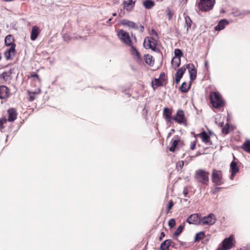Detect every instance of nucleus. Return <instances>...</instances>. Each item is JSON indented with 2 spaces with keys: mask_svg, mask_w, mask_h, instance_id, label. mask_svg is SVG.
Instances as JSON below:
<instances>
[{
  "mask_svg": "<svg viewBox=\"0 0 250 250\" xmlns=\"http://www.w3.org/2000/svg\"><path fill=\"white\" fill-rule=\"evenodd\" d=\"M165 237V233L164 232H162L159 237V240L161 241L163 239V237Z\"/></svg>",
  "mask_w": 250,
  "mask_h": 250,
  "instance_id": "nucleus-44",
  "label": "nucleus"
},
{
  "mask_svg": "<svg viewBox=\"0 0 250 250\" xmlns=\"http://www.w3.org/2000/svg\"><path fill=\"white\" fill-rule=\"evenodd\" d=\"M111 18H110V19L108 20V22H110V21H111Z\"/></svg>",
  "mask_w": 250,
  "mask_h": 250,
  "instance_id": "nucleus-54",
  "label": "nucleus"
},
{
  "mask_svg": "<svg viewBox=\"0 0 250 250\" xmlns=\"http://www.w3.org/2000/svg\"><path fill=\"white\" fill-rule=\"evenodd\" d=\"M239 171V168L235 162L232 161L230 165V172H231L230 179L232 180L234 176Z\"/></svg>",
  "mask_w": 250,
  "mask_h": 250,
  "instance_id": "nucleus-14",
  "label": "nucleus"
},
{
  "mask_svg": "<svg viewBox=\"0 0 250 250\" xmlns=\"http://www.w3.org/2000/svg\"><path fill=\"white\" fill-rule=\"evenodd\" d=\"M29 99L30 101H33L34 100V97L33 96H30Z\"/></svg>",
  "mask_w": 250,
  "mask_h": 250,
  "instance_id": "nucleus-47",
  "label": "nucleus"
},
{
  "mask_svg": "<svg viewBox=\"0 0 250 250\" xmlns=\"http://www.w3.org/2000/svg\"><path fill=\"white\" fill-rule=\"evenodd\" d=\"M151 32H152V34L153 36H157V33L155 30H152Z\"/></svg>",
  "mask_w": 250,
  "mask_h": 250,
  "instance_id": "nucleus-45",
  "label": "nucleus"
},
{
  "mask_svg": "<svg viewBox=\"0 0 250 250\" xmlns=\"http://www.w3.org/2000/svg\"><path fill=\"white\" fill-rule=\"evenodd\" d=\"M157 1H162L163 0H157Z\"/></svg>",
  "mask_w": 250,
  "mask_h": 250,
  "instance_id": "nucleus-55",
  "label": "nucleus"
},
{
  "mask_svg": "<svg viewBox=\"0 0 250 250\" xmlns=\"http://www.w3.org/2000/svg\"><path fill=\"white\" fill-rule=\"evenodd\" d=\"M174 131H175V130H174V129H171V132H170L169 133V134H168V136H169L170 135H171V133H173Z\"/></svg>",
  "mask_w": 250,
  "mask_h": 250,
  "instance_id": "nucleus-46",
  "label": "nucleus"
},
{
  "mask_svg": "<svg viewBox=\"0 0 250 250\" xmlns=\"http://www.w3.org/2000/svg\"><path fill=\"white\" fill-rule=\"evenodd\" d=\"M144 29V26H141V31H143Z\"/></svg>",
  "mask_w": 250,
  "mask_h": 250,
  "instance_id": "nucleus-48",
  "label": "nucleus"
},
{
  "mask_svg": "<svg viewBox=\"0 0 250 250\" xmlns=\"http://www.w3.org/2000/svg\"><path fill=\"white\" fill-rule=\"evenodd\" d=\"M181 63V58L179 57H174L171 61V63L173 66L178 67L180 65Z\"/></svg>",
  "mask_w": 250,
  "mask_h": 250,
  "instance_id": "nucleus-31",
  "label": "nucleus"
},
{
  "mask_svg": "<svg viewBox=\"0 0 250 250\" xmlns=\"http://www.w3.org/2000/svg\"><path fill=\"white\" fill-rule=\"evenodd\" d=\"M173 206V203L172 201V200L169 201L168 203V205H167V213H168V212L172 208Z\"/></svg>",
  "mask_w": 250,
  "mask_h": 250,
  "instance_id": "nucleus-40",
  "label": "nucleus"
},
{
  "mask_svg": "<svg viewBox=\"0 0 250 250\" xmlns=\"http://www.w3.org/2000/svg\"><path fill=\"white\" fill-rule=\"evenodd\" d=\"M228 21L226 20H221L215 27L216 30L220 31L223 29L225 26L228 24Z\"/></svg>",
  "mask_w": 250,
  "mask_h": 250,
  "instance_id": "nucleus-24",
  "label": "nucleus"
},
{
  "mask_svg": "<svg viewBox=\"0 0 250 250\" xmlns=\"http://www.w3.org/2000/svg\"><path fill=\"white\" fill-rule=\"evenodd\" d=\"M209 173L204 170L199 169L195 171L194 177L197 181L203 185H208Z\"/></svg>",
  "mask_w": 250,
  "mask_h": 250,
  "instance_id": "nucleus-1",
  "label": "nucleus"
},
{
  "mask_svg": "<svg viewBox=\"0 0 250 250\" xmlns=\"http://www.w3.org/2000/svg\"><path fill=\"white\" fill-rule=\"evenodd\" d=\"M180 142V138L179 136H175L170 142V146L169 148L171 152H174L178 144Z\"/></svg>",
  "mask_w": 250,
  "mask_h": 250,
  "instance_id": "nucleus-12",
  "label": "nucleus"
},
{
  "mask_svg": "<svg viewBox=\"0 0 250 250\" xmlns=\"http://www.w3.org/2000/svg\"><path fill=\"white\" fill-rule=\"evenodd\" d=\"M168 15H169V19H170V18H171V13H168Z\"/></svg>",
  "mask_w": 250,
  "mask_h": 250,
  "instance_id": "nucleus-50",
  "label": "nucleus"
},
{
  "mask_svg": "<svg viewBox=\"0 0 250 250\" xmlns=\"http://www.w3.org/2000/svg\"><path fill=\"white\" fill-rule=\"evenodd\" d=\"M162 76H164V74H161L160 77L158 79H155L154 81L152 82V85L153 88L162 86L163 84L164 80L161 78Z\"/></svg>",
  "mask_w": 250,
  "mask_h": 250,
  "instance_id": "nucleus-20",
  "label": "nucleus"
},
{
  "mask_svg": "<svg viewBox=\"0 0 250 250\" xmlns=\"http://www.w3.org/2000/svg\"><path fill=\"white\" fill-rule=\"evenodd\" d=\"M200 219L198 214H193L187 218V222L189 224H199Z\"/></svg>",
  "mask_w": 250,
  "mask_h": 250,
  "instance_id": "nucleus-13",
  "label": "nucleus"
},
{
  "mask_svg": "<svg viewBox=\"0 0 250 250\" xmlns=\"http://www.w3.org/2000/svg\"><path fill=\"white\" fill-rule=\"evenodd\" d=\"M123 4L124 8L126 10L130 11L134 5V1L133 0H125L124 1Z\"/></svg>",
  "mask_w": 250,
  "mask_h": 250,
  "instance_id": "nucleus-22",
  "label": "nucleus"
},
{
  "mask_svg": "<svg viewBox=\"0 0 250 250\" xmlns=\"http://www.w3.org/2000/svg\"><path fill=\"white\" fill-rule=\"evenodd\" d=\"M3 127V125L0 126V129H1Z\"/></svg>",
  "mask_w": 250,
  "mask_h": 250,
  "instance_id": "nucleus-52",
  "label": "nucleus"
},
{
  "mask_svg": "<svg viewBox=\"0 0 250 250\" xmlns=\"http://www.w3.org/2000/svg\"><path fill=\"white\" fill-rule=\"evenodd\" d=\"M14 39L12 35H7L5 39V43L7 46H12L13 44Z\"/></svg>",
  "mask_w": 250,
  "mask_h": 250,
  "instance_id": "nucleus-28",
  "label": "nucleus"
},
{
  "mask_svg": "<svg viewBox=\"0 0 250 250\" xmlns=\"http://www.w3.org/2000/svg\"><path fill=\"white\" fill-rule=\"evenodd\" d=\"M15 44H13L11 46L10 48L6 50L4 52V56L7 60H9L11 59V56H14L15 54Z\"/></svg>",
  "mask_w": 250,
  "mask_h": 250,
  "instance_id": "nucleus-16",
  "label": "nucleus"
},
{
  "mask_svg": "<svg viewBox=\"0 0 250 250\" xmlns=\"http://www.w3.org/2000/svg\"><path fill=\"white\" fill-rule=\"evenodd\" d=\"M185 21L187 26V30L188 31V29L191 27L192 21L188 16H186L185 17Z\"/></svg>",
  "mask_w": 250,
  "mask_h": 250,
  "instance_id": "nucleus-34",
  "label": "nucleus"
},
{
  "mask_svg": "<svg viewBox=\"0 0 250 250\" xmlns=\"http://www.w3.org/2000/svg\"><path fill=\"white\" fill-rule=\"evenodd\" d=\"M171 243V240L167 239L164 241L160 246L161 250H168Z\"/></svg>",
  "mask_w": 250,
  "mask_h": 250,
  "instance_id": "nucleus-25",
  "label": "nucleus"
},
{
  "mask_svg": "<svg viewBox=\"0 0 250 250\" xmlns=\"http://www.w3.org/2000/svg\"><path fill=\"white\" fill-rule=\"evenodd\" d=\"M215 3V0H200L198 7L201 11H207L211 9Z\"/></svg>",
  "mask_w": 250,
  "mask_h": 250,
  "instance_id": "nucleus-4",
  "label": "nucleus"
},
{
  "mask_svg": "<svg viewBox=\"0 0 250 250\" xmlns=\"http://www.w3.org/2000/svg\"><path fill=\"white\" fill-rule=\"evenodd\" d=\"M121 24L124 26H126L128 27L133 28V29H138V26L135 22L128 21L127 20H123L121 21Z\"/></svg>",
  "mask_w": 250,
  "mask_h": 250,
  "instance_id": "nucleus-19",
  "label": "nucleus"
},
{
  "mask_svg": "<svg viewBox=\"0 0 250 250\" xmlns=\"http://www.w3.org/2000/svg\"><path fill=\"white\" fill-rule=\"evenodd\" d=\"M156 41L153 38L147 37L145 39L144 42V46L146 49H151L155 52L158 51L156 48Z\"/></svg>",
  "mask_w": 250,
  "mask_h": 250,
  "instance_id": "nucleus-5",
  "label": "nucleus"
},
{
  "mask_svg": "<svg viewBox=\"0 0 250 250\" xmlns=\"http://www.w3.org/2000/svg\"><path fill=\"white\" fill-rule=\"evenodd\" d=\"M184 162L183 161H179L176 164V168L178 171L181 170L183 167Z\"/></svg>",
  "mask_w": 250,
  "mask_h": 250,
  "instance_id": "nucleus-37",
  "label": "nucleus"
},
{
  "mask_svg": "<svg viewBox=\"0 0 250 250\" xmlns=\"http://www.w3.org/2000/svg\"><path fill=\"white\" fill-rule=\"evenodd\" d=\"M228 128L229 125H226L225 126L222 128L223 132L225 133L226 134H228L229 133Z\"/></svg>",
  "mask_w": 250,
  "mask_h": 250,
  "instance_id": "nucleus-41",
  "label": "nucleus"
},
{
  "mask_svg": "<svg viewBox=\"0 0 250 250\" xmlns=\"http://www.w3.org/2000/svg\"><path fill=\"white\" fill-rule=\"evenodd\" d=\"M184 229V227L182 226H180L174 232V235L175 236H178L182 231L183 229Z\"/></svg>",
  "mask_w": 250,
  "mask_h": 250,
  "instance_id": "nucleus-38",
  "label": "nucleus"
},
{
  "mask_svg": "<svg viewBox=\"0 0 250 250\" xmlns=\"http://www.w3.org/2000/svg\"><path fill=\"white\" fill-rule=\"evenodd\" d=\"M11 72L10 71L3 72L1 77L5 82L9 81L10 80Z\"/></svg>",
  "mask_w": 250,
  "mask_h": 250,
  "instance_id": "nucleus-27",
  "label": "nucleus"
},
{
  "mask_svg": "<svg viewBox=\"0 0 250 250\" xmlns=\"http://www.w3.org/2000/svg\"><path fill=\"white\" fill-rule=\"evenodd\" d=\"M8 119L9 122H13L17 119V114L16 110L14 108L9 109L8 110Z\"/></svg>",
  "mask_w": 250,
  "mask_h": 250,
  "instance_id": "nucleus-21",
  "label": "nucleus"
},
{
  "mask_svg": "<svg viewBox=\"0 0 250 250\" xmlns=\"http://www.w3.org/2000/svg\"><path fill=\"white\" fill-rule=\"evenodd\" d=\"M210 99L212 106L215 108H219L223 105V100L221 95L217 92L210 93Z\"/></svg>",
  "mask_w": 250,
  "mask_h": 250,
  "instance_id": "nucleus-2",
  "label": "nucleus"
},
{
  "mask_svg": "<svg viewBox=\"0 0 250 250\" xmlns=\"http://www.w3.org/2000/svg\"><path fill=\"white\" fill-rule=\"evenodd\" d=\"M168 226L170 228H173L175 225V221L174 219H171L168 223Z\"/></svg>",
  "mask_w": 250,
  "mask_h": 250,
  "instance_id": "nucleus-39",
  "label": "nucleus"
},
{
  "mask_svg": "<svg viewBox=\"0 0 250 250\" xmlns=\"http://www.w3.org/2000/svg\"><path fill=\"white\" fill-rule=\"evenodd\" d=\"M205 236V233L203 231L197 233L195 236V241H199Z\"/></svg>",
  "mask_w": 250,
  "mask_h": 250,
  "instance_id": "nucleus-35",
  "label": "nucleus"
},
{
  "mask_svg": "<svg viewBox=\"0 0 250 250\" xmlns=\"http://www.w3.org/2000/svg\"><path fill=\"white\" fill-rule=\"evenodd\" d=\"M143 4L145 8L149 9L154 5V2L151 0H146L144 1Z\"/></svg>",
  "mask_w": 250,
  "mask_h": 250,
  "instance_id": "nucleus-29",
  "label": "nucleus"
},
{
  "mask_svg": "<svg viewBox=\"0 0 250 250\" xmlns=\"http://www.w3.org/2000/svg\"><path fill=\"white\" fill-rule=\"evenodd\" d=\"M32 77H37V78H38V77H39V76H38V74H34V75H32Z\"/></svg>",
  "mask_w": 250,
  "mask_h": 250,
  "instance_id": "nucleus-49",
  "label": "nucleus"
},
{
  "mask_svg": "<svg viewBox=\"0 0 250 250\" xmlns=\"http://www.w3.org/2000/svg\"><path fill=\"white\" fill-rule=\"evenodd\" d=\"M172 109H169L167 107L164 108L163 110V116L165 119L169 123H172L173 121V117H172Z\"/></svg>",
  "mask_w": 250,
  "mask_h": 250,
  "instance_id": "nucleus-10",
  "label": "nucleus"
},
{
  "mask_svg": "<svg viewBox=\"0 0 250 250\" xmlns=\"http://www.w3.org/2000/svg\"><path fill=\"white\" fill-rule=\"evenodd\" d=\"M200 136L201 137L202 141L204 143H208L209 141V136L205 132H203L200 134Z\"/></svg>",
  "mask_w": 250,
  "mask_h": 250,
  "instance_id": "nucleus-30",
  "label": "nucleus"
},
{
  "mask_svg": "<svg viewBox=\"0 0 250 250\" xmlns=\"http://www.w3.org/2000/svg\"><path fill=\"white\" fill-rule=\"evenodd\" d=\"M186 70V68L184 66L177 70L175 74V82L176 83H178L180 82Z\"/></svg>",
  "mask_w": 250,
  "mask_h": 250,
  "instance_id": "nucleus-18",
  "label": "nucleus"
},
{
  "mask_svg": "<svg viewBox=\"0 0 250 250\" xmlns=\"http://www.w3.org/2000/svg\"><path fill=\"white\" fill-rule=\"evenodd\" d=\"M222 174L221 171L213 169L212 173V182L217 185H221L223 182H222Z\"/></svg>",
  "mask_w": 250,
  "mask_h": 250,
  "instance_id": "nucleus-8",
  "label": "nucleus"
},
{
  "mask_svg": "<svg viewBox=\"0 0 250 250\" xmlns=\"http://www.w3.org/2000/svg\"><path fill=\"white\" fill-rule=\"evenodd\" d=\"M174 57H179L181 58V57L183 55V53L180 49H176L174 50Z\"/></svg>",
  "mask_w": 250,
  "mask_h": 250,
  "instance_id": "nucleus-36",
  "label": "nucleus"
},
{
  "mask_svg": "<svg viewBox=\"0 0 250 250\" xmlns=\"http://www.w3.org/2000/svg\"><path fill=\"white\" fill-rule=\"evenodd\" d=\"M113 16H116V13H113Z\"/></svg>",
  "mask_w": 250,
  "mask_h": 250,
  "instance_id": "nucleus-53",
  "label": "nucleus"
},
{
  "mask_svg": "<svg viewBox=\"0 0 250 250\" xmlns=\"http://www.w3.org/2000/svg\"><path fill=\"white\" fill-rule=\"evenodd\" d=\"M190 85H188V83L184 82L183 83L180 87V90L182 92H187L189 88Z\"/></svg>",
  "mask_w": 250,
  "mask_h": 250,
  "instance_id": "nucleus-32",
  "label": "nucleus"
},
{
  "mask_svg": "<svg viewBox=\"0 0 250 250\" xmlns=\"http://www.w3.org/2000/svg\"><path fill=\"white\" fill-rule=\"evenodd\" d=\"M130 46L131 47L130 50V53L134 58L137 60H141V55L137 49L132 44Z\"/></svg>",
  "mask_w": 250,
  "mask_h": 250,
  "instance_id": "nucleus-23",
  "label": "nucleus"
},
{
  "mask_svg": "<svg viewBox=\"0 0 250 250\" xmlns=\"http://www.w3.org/2000/svg\"><path fill=\"white\" fill-rule=\"evenodd\" d=\"M40 32V30L39 28L36 25L33 26L31 29L30 36L31 40L32 41H35L37 38Z\"/></svg>",
  "mask_w": 250,
  "mask_h": 250,
  "instance_id": "nucleus-17",
  "label": "nucleus"
},
{
  "mask_svg": "<svg viewBox=\"0 0 250 250\" xmlns=\"http://www.w3.org/2000/svg\"><path fill=\"white\" fill-rule=\"evenodd\" d=\"M144 59L147 64L150 65H152L154 64V60L151 55L149 54L145 55L144 56Z\"/></svg>",
  "mask_w": 250,
  "mask_h": 250,
  "instance_id": "nucleus-26",
  "label": "nucleus"
},
{
  "mask_svg": "<svg viewBox=\"0 0 250 250\" xmlns=\"http://www.w3.org/2000/svg\"><path fill=\"white\" fill-rule=\"evenodd\" d=\"M10 94L9 89L4 85L0 86V99H5L7 98Z\"/></svg>",
  "mask_w": 250,
  "mask_h": 250,
  "instance_id": "nucleus-11",
  "label": "nucleus"
},
{
  "mask_svg": "<svg viewBox=\"0 0 250 250\" xmlns=\"http://www.w3.org/2000/svg\"><path fill=\"white\" fill-rule=\"evenodd\" d=\"M184 193L185 195L187 194V191L185 189L184 190Z\"/></svg>",
  "mask_w": 250,
  "mask_h": 250,
  "instance_id": "nucleus-51",
  "label": "nucleus"
},
{
  "mask_svg": "<svg viewBox=\"0 0 250 250\" xmlns=\"http://www.w3.org/2000/svg\"><path fill=\"white\" fill-rule=\"evenodd\" d=\"M7 120L6 119L0 120V126L2 125L3 124H5Z\"/></svg>",
  "mask_w": 250,
  "mask_h": 250,
  "instance_id": "nucleus-42",
  "label": "nucleus"
},
{
  "mask_svg": "<svg viewBox=\"0 0 250 250\" xmlns=\"http://www.w3.org/2000/svg\"><path fill=\"white\" fill-rule=\"evenodd\" d=\"M215 222V216L212 213H210L208 215L200 219L199 221V225L210 226L214 224Z\"/></svg>",
  "mask_w": 250,
  "mask_h": 250,
  "instance_id": "nucleus-6",
  "label": "nucleus"
},
{
  "mask_svg": "<svg viewBox=\"0 0 250 250\" xmlns=\"http://www.w3.org/2000/svg\"><path fill=\"white\" fill-rule=\"evenodd\" d=\"M187 68L188 69L190 80L193 81L195 79L197 73L194 65L192 64L189 63L187 65Z\"/></svg>",
  "mask_w": 250,
  "mask_h": 250,
  "instance_id": "nucleus-15",
  "label": "nucleus"
},
{
  "mask_svg": "<svg viewBox=\"0 0 250 250\" xmlns=\"http://www.w3.org/2000/svg\"><path fill=\"white\" fill-rule=\"evenodd\" d=\"M242 148L246 151L250 153V141L247 140L243 144Z\"/></svg>",
  "mask_w": 250,
  "mask_h": 250,
  "instance_id": "nucleus-33",
  "label": "nucleus"
},
{
  "mask_svg": "<svg viewBox=\"0 0 250 250\" xmlns=\"http://www.w3.org/2000/svg\"><path fill=\"white\" fill-rule=\"evenodd\" d=\"M173 120L179 124H184L186 123L187 120L184 111L180 109L178 110L176 115L173 118Z\"/></svg>",
  "mask_w": 250,
  "mask_h": 250,
  "instance_id": "nucleus-9",
  "label": "nucleus"
},
{
  "mask_svg": "<svg viewBox=\"0 0 250 250\" xmlns=\"http://www.w3.org/2000/svg\"><path fill=\"white\" fill-rule=\"evenodd\" d=\"M117 36L121 41L128 46H131L133 43L129 34L124 30H120L117 33Z\"/></svg>",
  "mask_w": 250,
  "mask_h": 250,
  "instance_id": "nucleus-3",
  "label": "nucleus"
},
{
  "mask_svg": "<svg viewBox=\"0 0 250 250\" xmlns=\"http://www.w3.org/2000/svg\"><path fill=\"white\" fill-rule=\"evenodd\" d=\"M233 240L234 237L232 235L229 238H225L222 242L221 250H229L232 248L234 246Z\"/></svg>",
  "mask_w": 250,
  "mask_h": 250,
  "instance_id": "nucleus-7",
  "label": "nucleus"
},
{
  "mask_svg": "<svg viewBox=\"0 0 250 250\" xmlns=\"http://www.w3.org/2000/svg\"><path fill=\"white\" fill-rule=\"evenodd\" d=\"M195 146H196V142H193V143L190 146V149L191 150H193L194 149L195 147Z\"/></svg>",
  "mask_w": 250,
  "mask_h": 250,
  "instance_id": "nucleus-43",
  "label": "nucleus"
}]
</instances>
